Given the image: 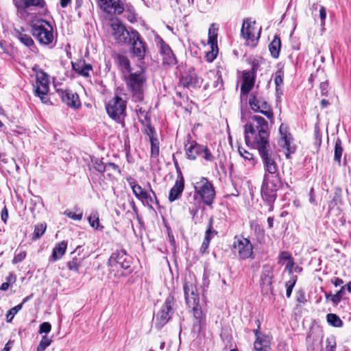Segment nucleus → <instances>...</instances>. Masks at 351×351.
I'll return each instance as SVG.
<instances>
[{"instance_id":"obj_1","label":"nucleus","mask_w":351,"mask_h":351,"mask_svg":"<svg viewBox=\"0 0 351 351\" xmlns=\"http://www.w3.org/2000/svg\"><path fill=\"white\" fill-rule=\"evenodd\" d=\"M268 122L260 115H253L244 125L245 142L247 147L257 150L261 160L278 158L274 146L270 143Z\"/></svg>"},{"instance_id":"obj_2","label":"nucleus","mask_w":351,"mask_h":351,"mask_svg":"<svg viewBox=\"0 0 351 351\" xmlns=\"http://www.w3.org/2000/svg\"><path fill=\"white\" fill-rule=\"evenodd\" d=\"M277 158L261 160L265 174L261 186V197L268 206L269 212L274 210V204L277 198V191L282 186V181L278 172Z\"/></svg>"},{"instance_id":"obj_3","label":"nucleus","mask_w":351,"mask_h":351,"mask_svg":"<svg viewBox=\"0 0 351 351\" xmlns=\"http://www.w3.org/2000/svg\"><path fill=\"white\" fill-rule=\"evenodd\" d=\"M127 88L135 102H141L144 99V86L147 78L143 69L139 72H131L124 76Z\"/></svg>"},{"instance_id":"obj_4","label":"nucleus","mask_w":351,"mask_h":351,"mask_svg":"<svg viewBox=\"0 0 351 351\" xmlns=\"http://www.w3.org/2000/svg\"><path fill=\"white\" fill-rule=\"evenodd\" d=\"M33 36L41 44L47 45L53 40L52 27L50 23L43 19H36L29 23Z\"/></svg>"},{"instance_id":"obj_5","label":"nucleus","mask_w":351,"mask_h":351,"mask_svg":"<svg viewBox=\"0 0 351 351\" xmlns=\"http://www.w3.org/2000/svg\"><path fill=\"white\" fill-rule=\"evenodd\" d=\"M193 184L194 199H196L197 195H198L205 205L212 208L216 194L215 187L211 182L206 178L202 177Z\"/></svg>"},{"instance_id":"obj_6","label":"nucleus","mask_w":351,"mask_h":351,"mask_svg":"<svg viewBox=\"0 0 351 351\" xmlns=\"http://www.w3.org/2000/svg\"><path fill=\"white\" fill-rule=\"evenodd\" d=\"M249 106L254 112H260L273 121L274 113L262 93L257 90L252 92L250 95Z\"/></svg>"},{"instance_id":"obj_7","label":"nucleus","mask_w":351,"mask_h":351,"mask_svg":"<svg viewBox=\"0 0 351 351\" xmlns=\"http://www.w3.org/2000/svg\"><path fill=\"white\" fill-rule=\"evenodd\" d=\"M176 298L169 294L156 315L155 327L161 329L171 318L175 312Z\"/></svg>"},{"instance_id":"obj_8","label":"nucleus","mask_w":351,"mask_h":351,"mask_svg":"<svg viewBox=\"0 0 351 351\" xmlns=\"http://www.w3.org/2000/svg\"><path fill=\"white\" fill-rule=\"evenodd\" d=\"M127 101L116 95L106 105L108 116L117 123H121L126 116Z\"/></svg>"},{"instance_id":"obj_9","label":"nucleus","mask_w":351,"mask_h":351,"mask_svg":"<svg viewBox=\"0 0 351 351\" xmlns=\"http://www.w3.org/2000/svg\"><path fill=\"white\" fill-rule=\"evenodd\" d=\"M132 263V258L127 254L125 250H116L112 253L108 260L107 265L111 268L117 269L121 268L130 274L132 271L131 269Z\"/></svg>"},{"instance_id":"obj_10","label":"nucleus","mask_w":351,"mask_h":351,"mask_svg":"<svg viewBox=\"0 0 351 351\" xmlns=\"http://www.w3.org/2000/svg\"><path fill=\"white\" fill-rule=\"evenodd\" d=\"M256 21L250 18H246L243 20L241 36L245 40V44L251 47H255L261 36V28H260L257 36H255Z\"/></svg>"},{"instance_id":"obj_11","label":"nucleus","mask_w":351,"mask_h":351,"mask_svg":"<svg viewBox=\"0 0 351 351\" xmlns=\"http://www.w3.org/2000/svg\"><path fill=\"white\" fill-rule=\"evenodd\" d=\"M128 40L126 45L130 46V52L132 56L140 61L144 60L147 46L139 32L137 31L136 33H132V38Z\"/></svg>"},{"instance_id":"obj_12","label":"nucleus","mask_w":351,"mask_h":351,"mask_svg":"<svg viewBox=\"0 0 351 351\" xmlns=\"http://www.w3.org/2000/svg\"><path fill=\"white\" fill-rule=\"evenodd\" d=\"M261 288L263 295H274V267L266 264L263 266L261 274Z\"/></svg>"},{"instance_id":"obj_13","label":"nucleus","mask_w":351,"mask_h":351,"mask_svg":"<svg viewBox=\"0 0 351 351\" xmlns=\"http://www.w3.org/2000/svg\"><path fill=\"white\" fill-rule=\"evenodd\" d=\"M111 27L114 38L121 45H126L129 42L128 40L132 38V34L137 32L132 27L126 28L121 23H113L111 24Z\"/></svg>"},{"instance_id":"obj_14","label":"nucleus","mask_w":351,"mask_h":351,"mask_svg":"<svg viewBox=\"0 0 351 351\" xmlns=\"http://www.w3.org/2000/svg\"><path fill=\"white\" fill-rule=\"evenodd\" d=\"M234 243V247L237 249L239 257L245 260L247 258H254L253 245L247 238H239L236 236Z\"/></svg>"},{"instance_id":"obj_15","label":"nucleus","mask_w":351,"mask_h":351,"mask_svg":"<svg viewBox=\"0 0 351 351\" xmlns=\"http://www.w3.org/2000/svg\"><path fill=\"white\" fill-rule=\"evenodd\" d=\"M184 292L186 302L189 307L200 306L199 293H197L195 284L192 280H185Z\"/></svg>"},{"instance_id":"obj_16","label":"nucleus","mask_w":351,"mask_h":351,"mask_svg":"<svg viewBox=\"0 0 351 351\" xmlns=\"http://www.w3.org/2000/svg\"><path fill=\"white\" fill-rule=\"evenodd\" d=\"M13 4L21 16L26 14V10L30 7H36L47 10V3L45 0H15Z\"/></svg>"},{"instance_id":"obj_17","label":"nucleus","mask_w":351,"mask_h":351,"mask_svg":"<svg viewBox=\"0 0 351 351\" xmlns=\"http://www.w3.org/2000/svg\"><path fill=\"white\" fill-rule=\"evenodd\" d=\"M156 43L159 46L160 53L163 56V63L168 65L176 64V58L169 45L160 36L156 37Z\"/></svg>"},{"instance_id":"obj_18","label":"nucleus","mask_w":351,"mask_h":351,"mask_svg":"<svg viewBox=\"0 0 351 351\" xmlns=\"http://www.w3.org/2000/svg\"><path fill=\"white\" fill-rule=\"evenodd\" d=\"M217 31V29L214 28V24H212L208 29V43L210 46V51H208L206 55V60L209 62H213L218 53Z\"/></svg>"},{"instance_id":"obj_19","label":"nucleus","mask_w":351,"mask_h":351,"mask_svg":"<svg viewBox=\"0 0 351 351\" xmlns=\"http://www.w3.org/2000/svg\"><path fill=\"white\" fill-rule=\"evenodd\" d=\"M257 324V328L254 330L253 332L256 337V341L254 342V349L256 351H269V337L266 335H262L260 332L261 322L259 319L256 320Z\"/></svg>"},{"instance_id":"obj_20","label":"nucleus","mask_w":351,"mask_h":351,"mask_svg":"<svg viewBox=\"0 0 351 351\" xmlns=\"http://www.w3.org/2000/svg\"><path fill=\"white\" fill-rule=\"evenodd\" d=\"M193 313L194 320L192 330L193 332L199 334L206 328V314L202 311L200 306L193 307Z\"/></svg>"},{"instance_id":"obj_21","label":"nucleus","mask_w":351,"mask_h":351,"mask_svg":"<svg viewBox=\"0 0 351 351\" xmlns=\"http://www.w3.org/2000/svg\"><path fill=\"white\" fill-rule=\"evenodd\" d=\"M62 101L73 109H77L81 106L79 95L70 90L58 91Z\"/></svg>"},{"instance_id":"obj_22","label":"nucleus","mask_w":351,"mask_h":351,"mask_svg":"<svg viewBox=\"0 0 351 351\" xmlns=\"http://www.w3.org/2000/svg\"><path fill=\"white\" fill-rule=\"evenodd\" d=\"M255 73L256 71L254 67L251 71L243 72L241 86V93L242 95H248L254 87L255 83Z\"/></svg>"},{"instance_id":"obj_23","label":"nucleus","mask_w":351,"mask_h":351,"mask_svg":"<svg viewBox=\"0 0 351 351\" xmlns=\"http://www.w3.org/2000/svg\"><path fill=\"white\" fill-rule=\"evenodd\" d=\"M199 78L193 68H191L187 72L182 75L180 79V83L184 87L186 88H195L199 84Z\"/></svg>"},{"instance_id":"obj_24","label":"nucleus","mask_w":351,"mask_h":351,"mask_svg":"<svg viewBox=\"0 0 351 351\" xmlns=\"http://www.w3.org/2000/svg\"><path fill=\"white\" fill-rule=\"evenodd\" d=\"M106 5L98 4L101 10L108 14H121L123 10V4L120 0H104Z\"/></svg>"},{"instance_id":"obj_25","label":"nucleus","mask_w":351,"mask_h":351,"mask_svg":"<svg viewBox=\"0 0 351 351\" xmlns=\"http://www.w3.org/2000/svg\"><path fill=\"white\" fill-rule=\"evenodd\" d=\"M114 63L123 76L132 72V67L129 58L123 54L116 53L113 56Z\"/></svg>"},{"instance_id":"obj_26","label":"nucleus","mask_w":351,"mask_h":351,"mask_svg":"<svg viewBox=\"0 0 351 351\" xmlns=\"http://www.w3.org/2000/svg\"><path fill=\"white\" fill-rule=\"evenodd\" d=\"M184 146L186 157L188 159L191 160H195L198 156L202 155V150L204 147V145H200L195 141H192L191 142V145L189 147H187L186 144H185Z\"/></svg>"},{"instance_id":"obj_27","label":"nucleus","mask_w":351,"mask_h":351,"mask_svg":"<svg viewBox=\"0 0 351 351\" xmlns=\"http://www.w3.org/2000/svg\"><path fill=\"white\" fill-rule=\"evenodd\" d=\"M184 188V178H181V180H176L173 186L170 189L169 193V201L173 202L178 199L182 195Z\"/></svg>"},{"instance_id":"obj_28","label":"nucleus","mask_w":351,"mask_h":351,"mask_svg":"<svg viewBox=\"0 0 351 351\" xmlns=\"http://www.w3.org/2000/svg\"><path fill=\"white\" fill-rule=\"evenodd\" d=\"M49 75L43 70H40L36 73V82L34 89L39 88L40 90L49 91Z\"/></svg>"},{"instance_id":"obj_29","label":"nucleus","mask_w":351,"mask_h":351,"mask_svg":"<svg viewBox=\"0 0 351 351\" xmlns=\"http://www.w3.org/2000/svg\"><path fill=\"white\" fill-rule=\"evenodd\" d=\"M15 36L23 43L25 46L30 48H36L34 42L32 37L25 32L23 27H21L19 29H14Z\"/></svg>"},{"instance_id":"obj_30","label":"nucleus","mask_w":351,"mask_h":351,"mask_svg":"<svg viewBox=\"0 0 351 351\" xmlns=\"http://www.w3.org/2000/svg\"><path fill=\"white\" fill-rule=\"evenodd\" d=\"M72 68L80 75L85 77H89V71L93 70L92 65L86 63L85 60H80L77 62H72Z\"/></svg>"},{"instance_id":"obj_31","label":"nucleus","mask_w":351,"mask_h":351,"mask_svg":"<svg viewBox=\"0 0 351 351\" xmlns=\"http://www.w3.org/2000/svg\"><path fill=\"white\" fill-rule=\"evenodd\" d=\"M67 247V242L62 241L57 243L53 249L52 254L49 258V262H55L60 259L65 254Z\"/></svg>"},{"instance_id":"obj_32","label":"nucleus","mask_w":351,"mask_h":351,"mask_svg":"<svg viewBox=\"0 0 351 351\" xmlns=\"http://www.w3.org/2000/svg\"><path fill=\"white\" fill-rule=\"evenodd\" d=\"M80 247H77L73 252H71L72 258L67 263V267L70 271L77 273L80 267L84 261V258L80 257L79 253L77 256L75 254Z\"/></svg>"},{"instance_id":"obj_33","label":"nucleus","mask_w":351,"mask_h":351,"mask_svg":"<svg viewBox=\"0 0 351 351\" xmlns=\"http://www.w3.org/2000/svg\"><path fill=\"white\" fill-rule=\"evenodd\" d=\"M293 138H288L286 141H278V145L282 149H285V157L289 159L291 158V154H293L296 151V145L293 144Z\"/></svg>"},{"instance_id":"obj_34","label":"nucleus","mask_w":351,"mask_h":351,"mask_svg":"<svg viewBox=\"0 0 351 351\" xmlns=\"http://www.w3.org/2000/svg\"><path fill=\"white\" fill-rule=\"evenodd\" d=\"M281 49V40L278 35H275L273 40L269 45V50L271 56L274 58H278L279 57L280 51Z\"/></svg>"},{"instance_id":"obj_35","label":"nucleus","mask_w":351,"mask_h":351,"mask_svg":"<svg viewBox=\"0 0 351 351\" xmlns=\"http://www.w3.org/2000/svg\"><path fill=\"white\" fill-rule=\"evenodd\" d=\"M149 186V191L146 194V197L143 198V200L141 201L143 204L147 205L150 209H154L152 204L155 203L158 205L159 202L157 199L156 195L155 192L151 188V185L148 183Z\"/></svg>"},{"instance_id":"obj_36","label":"nucleus","mask_w":351,"mask_h":351,"mask_svg":"<svg viewBox=\"0 0 351 351\" xmlns=\"http://www.w3.org/2000/svg\"><path fill=\"white\" fill-rule=\"evenodd\" d=\"M129 184L135 197L141 202L143 200V198L146 197V194L148 191L144 190L141 186L137 184L136 182L134 180H132L131 182H129Z\"/></svg>"},{"instance_id":"obj_37","label":"nucleus","mask_w":351,"mask_h":351,"mask_svg":"<svg viewBox=\"0 0 351 351\" xmlns=\"http://www.w3.org/2000/svg\"><path fill=\"white\" fill-rule=\"evenodd\" d=\"M343 146L342 141L338 137L335 140V144L334 147V161L338 164L339 166H341V157L343 154Z\"/></svg>"},{"instance_id":"obj_38","label":"nucleus","mask_w":351,"mask_h":351,"mask_svg":"<svg viewBox=\"0 0 351 351\" xmlns=\"http://www.w3.org/2000/svg\"><path fill=\"white\" fill-rule=\"evenodd\" d=\"M326 321L330 326L336 328L342 327L343 325V321L335 313L327 314Z\"/></svg>"},{"instance_id":"obj_39","label":"nucleus","mask_w":351,"mask_h":351,"mask_svg":"<svg viewBox=\"0 0 351 351\" xmlns=\"http://www.w3.org/2000/svg\"><path fill=\"white\" fill-rule=\"evenodd\" d=\"M341 204V190L337 189L334 193L332 199L328 202L329 209L331 210L336 206Z\"/></svg>"},{"instance_id":"obj_40","label":"nucleus","mask_w":351,"mask_h":351,"mask_svg":"<svg viewBox=\"0 0 351 351\" xmlns=\"http://www.w3.org/2000/svg\"><path fill=\"white\" fill-rule=\"evenodd\" d=\"M93 168L99 173H104L106 171V163L103 161V158H94L91 159Z\"/></svg>"},{"instance_id":"obj_41","label":"nucleus","mask_w":351,"mask_h":351,"mask_svg":"<svg viewBox=\"0 0 351 351\" xmlns=\"http://www.w3.org/2000/svg\"><path fill=\"white\" fill-rule=\"evenodd\" d=\"M47 228L46 223H39L35 226L34 231L32 234V239H39L45 232Z\"/></svg>"},{"instance_id":"obj_42","label":"nucleus","mask_w":351,"mask_h":351,"mask_svg":"<svg viewBox=\"0 0 351 351\" xmlns=\"http://www.w3.org/2000/svg\"><path fill=\"white\" fill-rule=\"evenodd\" d=\"M238 152L241 156H242L245 160H248L250 162V165H254L256 164V160L254 159L253 154L249 152L245 149L239 147Z\"/></svg>"},{"instance_id":"obj_43","label":"nucleus","mask_w":351,"mask_h":351,"mask_svg":"<svg viewBox=\"0 0 351 351\" xmlns=\"http://www.w3.org/2000/svg\"><path fill=\"white\" fill-rule=\"evenodd\" d=\"M88 222L90 226L97 230L99 226V213L96 210H93L91 212L90 216L88 217Z\"/></svg>"},{"instance_id":"obj_44","label":"nucleus","mask_w":351,"mask_h":351,"mask_svg":"<svg viewBox=\"0 0 351 351\" xmlns=\"http://www.w3.org/2000/svg\"><path fill=\"white\" fill-rule=\"evenodd\" d=\"M279 134L280 136L278 141H286L292 138L291 134L289 132V127L285 123H281L280 125Z\"/></svg>"},{"instance_id":"obj_45","label":"nucleus","mask_w":351,"mask_h":351,"mask_svg":"<svg viewBox=\"0 0 351 351\" xmlns=\"http://www.w3.org/2000/svg\"><path fill=\"white\" fill-rule=\"evenodd\" d=\"M34 95L36 97H38L41 101L45 104H51V102L48 97L49 91L40 90L39 88H34Z\"/></svg>"},{"instance_id":"obj_46","label":"nucleus","mask_w":351,"mask_h":351,"mask_svg":"<svg viewBox=\"0 0 351 351\" xmlns=\"http://www.w3.org/2000/svg\"><path fill=\"white\" fill-rule=\"evenodd\" d=\"M151 157L157 158L159 156L160 152V143L158 138L151 139Z\"/></svg>"},{"instance_id":"obj_47","label":"nucleus","mask_w":351,"mask_h":351,"mask_svg":"<svg viewBox=\"0 0 351 351\" xmlns=\"http://www.w3.org/2000/svg\"><path fill=\"white\" fill-rule=\"evenodd\" d=\"M274 83L276 85V91L278 95H281L280 92V86L283 84V72L280 70L278 71L275 74Z\"/></svg>"},{"instance_id":"obj_48","label":"nucleus","mask_w":351,"mask_h":351,"mask_svg":"<svg viewBox=\"0 0 351 351\" xmlns=\"http://www.w3.org/2000/svg\"><path fill=\"white\" fill-rule=\"evenodd\" d=\"M213 221H214V218L213 216H211L208 220V226H207L206 230L205 232V236L208 235V238H209L210 241H211L212 238L214 236L217 235V234H218V232L213 229Z\"/></svg>"},{"instance_id":"obj_49","label":"nucleus","mask_w":351,"mask_h":351,"mask_svg":"<svg viewBox=\"0 0 351 351\" xmlns=\"http://www.w3.org/2000/svg\"><path fill=\"white\" fill-rule=\"evenodd\" d=\"M22 309V304H18L12 308H11L6 314V321L8 323H10L14 319L15 315Z\"/></svg>"},{"instance_id":"obj_50","label":"nucleus","mask_w":351,"mask_h":351,"mask_svg":"<svg viewBox=\"0 0 351 351\" xmlns=\"http://www.w3.org/2000/svg\"><path fill=\"white\" fill-rule=\"evenodd\" d=\"M51 341V339L47 335L43 336L41 341L37 347V351H45V349L50 346Z\"/></svg>"},{"instance_id":"obj_51","label":"nucleus","mask_w":351,"mask_h":351,"mask_svg":"<svg viewBox=\"0 0 351 351\" xmlns=\"http://www.w3.org/2000/svg\"><path fill=\"white\" fill-rule=\"evenodd\" d=\"M337 347L336 339L334 336L327 337L326 339V351H335Z\"/></svg>"},{"instance_id":"obj_52","label":"nucleus","mask_w":351,"mask_h":351,"mask_svg":"<svg viewBox=\"0 0 351 351\" xmlns=\"http://www.w3.org/2000/svg\"><path fill=\"white\" fill-rule=\"evenodd\" d=\"M214 82L213 86L217 90H221L223 88V80L220 71H217L214 75Z\"/></svg>"},{"instance_id":"obj_53","label":"nucleus","mask_w":351,"mask_h":351,"mask_svg":"<svg viewBox=\"0 0 351 351\" xmlns=\"http://www.w3.org/2000/svg\"><path fill=\"white\" fill-rule=\"evenodd\" d=\"M144 133L149 136V141L151 139H154V138H157V135H156V132L155 128H154V126L152 125L151 123H148V124L146 125V126L145 128Z\"/></svg>"},{"instance_id":"obj_54","label":"nucleus","mask_w":351,"mask_h":351,"mask_svg":"<svg viewBox=\"0 0 351 351\" xmlns=\"http://www.w3.org/2000/svg\"><path fill=\"white\" fill-rule=\"evenodd\" d=\"M202 155L203 158L207 162H212L215 160V156L206 146L204 147Z\"/></svg>"},{"instance_id":"obj_55","label":"nucleus","mask_w":351,"mask_h":351,"mask_svg":"<svg viewBox=\"0 0 351 351\" xmlns=\"http://www.w3.org/2000/svg\"><path fill=\"white\" fill-rule=\"evenodd\" d=\"M292 259L293 257L290 252L287 251H282L279 254L278 263V264H283V261H287V262H288Z\"/></svg>"},{"instance_id":"obj_56","label":"nucleus","mask_w":351,"mask_h":351,"mask_svg":"<svg viewBox=\"0 0 351 351\" xmlns=\"http://www.w3.org/2000/svg\"><path fill=\"white\" fill-rule=\"evenodd\" d=\"M51 330V325L49 322H43L39 326L38 332L40 334L45 333L48 334Z\"/></svg>"},{"instance_id":"obj_57","label":"nucleus","mask_w":351,"mask_h":351,"mask_svg":"<svg viewBox=\"0 0 351 351\" xmlns=\"http://www.w3.org/2000/svg\"><path fill=\"white\" fill-rule=\"evenodd\" d=\"M314 137L315 140V144L320 145L322 144V134L318 124H315L314 128Z\"/></svg>"},{"instance_id":"obj_58","label":"nucleus","mask_w":351,"mask_h":351,"mask_svg":"<svg viewBox=\"0 0 351 351\" xmlns=\"http://www.w3.org/2000/svg\"><path fill=\"white\" fill-rule=\"evenodd\" d=\"M64 214L69 218L75 220V221H80L82 219L83 213L81 211L80 213H75L69 210H66L64 212Z\"/></svg>"},{"instance_id":"obj_59","label":"nucleus","mask_w":351,"mask_h":351,"mask_svg":"<svg viewBox=\"0 0 351 351\" xmlns=\"http://www.w3.org/2000/svg\"><path fill=\"white\" fill-rule=\"evenodd\" d=\"M26 257V252L23 251L20 252L17 254H15L13 259H12V263L16 264L18 263L22 262Z\"/></svg>"},{"instance_id":"obj_60","label":"nucleus","mask_w":351,"mask_h":351,"mask_svg":"<svg viewBox=\"0 0 351 351\" xmlns=\"http://www.w3.org/2000/svg\"><path fill=\"white\" fill-rule=\"evenodd\" d=\"M319 89H320L321 95L322 96H328V80H326V81L320 83Z\"/></svg>"},{"instance_id":"obj_61","label":"nucleus","mask_w":351,"mask_h":351,"mask_svg":"<svg viewBox=\"0 0 351 351\" xmlns=\"http://www.w3.org/2000/svg\"><path fill=\"white\" fill-rule=\"evenodd\" d=\"M112 170L114 172H117L119 174L121 173L120 167L114 162L106 163V171Z\"/></svg>"},{"instance_id":"obj_62","label":"nucleus","mask_w":351,"mask_h":351,"mask_svg":"<svg viewBox=\"0 0 351 351\" xmlns=\"http://www.w3.org/2000/svg\"><path fill=\"white\" fill-rule=\"evenodd\" d=\"M210 243V241L208 238V234L207 236H204V241H203L201 247H200V250L202 253L206 252V251L209 247Z\"/></svg>"},{"instance_id":"obj_63","label":"nucleus","mask_w":351,"mask_h":351,"mask_svg":"<svg viewBox=\"0 0 351 351\" xmlns=\"http://www.w3.org/2000/svg\"><path fill=\"white\" fill-rule=\"evenodd\" d=\"M130 203L132 208V210H133V211H134V213L135 214L136 219L138 221V222L140 223H142V219H141V217L138 215V208H137V207L136 206V204H135L134 201L133 199H132Z\"/></svg>"},{"instance_id":"obj_64","label":"nucleus","mask_w":351,"mask_h":351,"mask_svg":"<svg viewBox=\"0 0 351 351\" xmlns=\"http://www.w3.org/2000/svg\"><path fill=\"white\" fill-rule=\"evenodd\" d=\"M297 295V301L298 302L304 304L306 301L305 293L303 291H299Z\"/></svg>"}]
</instances>
